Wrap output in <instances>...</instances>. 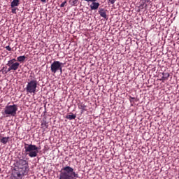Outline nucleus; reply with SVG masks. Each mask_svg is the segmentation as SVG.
Returning <instances> with one entry per match:
<instances>
[{"label": "nucleus", "mask_w": 179, "mask_h": 179, "mask_svg": "<svg viewBox=\"0 0 179 179\" xmlns=\"http://www.w3.org/2000/svg\"><path fill=\"white\" fill-rule=\"evenodd\" d=\"M17 170H15L13 173L15 178H22V176H25L29 173V162L23 159H19L17 162Z\"/></svg>", "instance_id": "1"}, {"label": "nucleus", "mask_w": 179, "mask_h": 179, "mask_svg": "<svg viewBox=\"0 0 179 179\" xmlns=\"http://www.w3.org/2000/svg\"><path fill=\"white\" fill-rule=\"evenodd\" d=\"M79 178V173L75 171V169L70 166H64L59 175V179H76Z\"/></svg>", "instance_id": "2"}, {"label": "nucleus", "mask_w": 179, "mask_h": 179, "mask_svg": "<svg viewBox=\"0 0 179 179\" xmlns=\"http://www.w3.org/2000/svg\"><path fill=\"white\" fill-rule=\"evenodd\" d=\"M40 148L36 145L24 143V151L25 156H29L31 159L37 157L38 155V150Z\"/></svg>", "instance_id": "3"}, {"label": "nucleus", "mask_w": 179, "mask_h": 179, "mask_svg": "<svg viewBox=\"0 0 179 179\" xmlns=\"http://www.w3.org/2000/svg\"><path fill=\"white\" fill-rule=\"evenodd\" d=\"M17 112V105H8L4 108V112L3 113V115H6V117H15L16 115V113Z\"/></svg>", "instance_id": "4"}, {"label": "nucleus", "mask_w": 179, "mask_h": 179, "mask_svg": "<svg viewBox=\"0 0 179 179\" xmlns=\"http://www.w3.org/2000/svg\"><path fill=\"white\" fill-rule=\"evenodd\" d=\"M38 82L36 80H31L27 83L25 90L27 93H36Z\"/></svg>", "instance_id": "5"}, {"label": "nucleus", "mask_w": 179, "mask_h": 179, "mask_svg": "<svg viewBox=\"0 0 179 179\" xmlns=\"http://www.w3.org/2000/svg\"><path fill=\"white\" fill-rule=\"evenodd\" d=\"M64 64L59 61H54V62L50 66V71L52 73H57V72H60L62 73V67Z\"/></svg>", "instance_id": "6"}, {"label": "nucleus", "mask_w": 179, "mask_h": 179, "mask_svg": "<svg viewBox=\"0 0 179 179\" xmlns=\"http://www.w3.org/2000/svg\"><path fill=\"white\" fill-rule=\"evenodd\" d=\"M6 66L11 67L13 71H17L20 66V63L16 62V59H12L8 62Z\"/></svg>", "instance_id": "7"}, {"label": "nucleus", "mask_w": 179, "mask_h": 179, "mask_svg": "<svg viewBox=\"0 0 179 179\" xmlns=\"http://www.w3.org/2000/svg\"><path fill=\"white\" fill-rule=\"evenodd\" d=\"M90 2H92L91 5L90 6L91 10H97V9H99L100 3L96 2V1H90Z\"/></svg>", "instance_id": "8"}, {"label": "nucleus", "mask_w": 179, "mask_h": 179, "mask_svg": "<svg viewBox=\"0 0 179 179\" xmlns=\"http://www.w3.org/2000/svg\"><path fill=\"white\" fill-rule=\"evenodd\" d=\"M87 106L85 105L83 102H80V103H78V108L79 110H81V114H83L85 111H87Z\"/></svg>", "instance_id": "9"}, {"label": "nucleus", "mask_w": 179, "mask_h": 179, "mask_svg": "<svg viewBox=\"0 0 179 179\" xmlns=\"http://www.w3.org/2000/svg\"><path fill=\"white\" fill-rule=\"evenodd\" d=\"M107 10H106L104 8H99V13L101 17H103V19H107Z\"/></svg>", "instance_id": "10"}, {"label": "nucleus", "mask_w": 179, "mask_h": 179, "mask_svg": "<svg viewBox=\"0 0 179 179\" xmlns=\"http://www.w3.org/2000/svg\"><path fill=\"white\" fill-rule=\"evenodd\" d=\"M20 5V0H13V1L10 3V7L11 8H16Z\"/></svg>", "instance_id": "11"}, {"label": "nucleus", "mask_w": 179, "mask_h": 179, "mask_svg": "<svg viewBox=\"0 0 179 179\" xmlns=\"http://www.w3.org/2000/svg\"><path fill=\"white\" fill-rule=\"evenodd\" d=\"M0 142L3 143V145H6L8 142H9V137H2L0 139Z\"/></svg>", "instance_id": "12"}, {"label": "nucleus", "mask_w": 179, "mask_h": 179, "mask_svg": "<svg viewBox=\"0 0 179 179\" xmlns=\"http://www.w3.org/2000/svg\"><path fill=\"white\" fill-rule=\"evenodd\" d=\"M27 58V57L24 55L19 56L18 57H17V61H18V62H24V61H26Z\"/></svg>", "instance_id": "13"}, {"label": "nucleus", "mask_w": 179, "mask_h": 179, "mask_svg": "<svg viewBox=\"0 0 179 179\" xmlns=\"http://www.w3.org/2000/svg\"><path fill=\"white\" fill-rule=\"evenodd\" d=\"M66 118L67 120H69L70 121H72V120H75V118H76V115H75V114L67 115L66 116Z\"/></svg>", "instance_id": "14"}, {"label": "nucleus", "mask_w": 179, "mask_h": 179, "mask_svg": "<svg viewBox=\"0 0 179 179\" xmlns=\"http://www.w3.org/2000/svg\"><path fill=\"white\" fill-rule=\"evenodd\" d=\"M162 75H163L162 79L164 80H166L169 79V78L170 76V73H163Z\"/></svg>", "instance_id": "15"}, {"label": "nucleus", "mask_w": 179, "mask_h": 179, "mask_svg": "<svg viewBox=\"0 0 179 179\" xmlns=\"http://www.w3.org/2000/svg\"><path fill=\"white\" fill-rule=\"evenodd\" d=\"M10 71H13L11 67L8 66V69L6 67V69L3 71V75H6V73H8V72H10Z\"/></svg>", "instance_id": "16"}, {"label": "nucleus", "mask_w": 179, "mask_h": 179, "mask_svg": "<svg viewBox=\"0 0 179 179\" xmlns=\"http://www.w3.org/2000/svg\"><path fill=\"white\" fill-rule=\"evenodd\" d=\"M144 8L146 9L148 8V4L142 1V3L140 5L139 8L143 9Z\"/></svg>", "instance_id": "17"}, {"label": "nucleus", "mask_w": 179, "mask_h": 179, "mask_svg": "<svg viewBox=\"0 0 179 179\" xmlns=\"http://www.w3.org/2000/svg\"><path fill=\"white\" fill-rule=\"evenodd\" d=\"M78 0H71V1H70L71 5H72V6L76 5V3H78Z\"/></svg>", "instance_id": "18"}, {"label": "nucleus", "mask_w": 179, "mask_h": 179, "mask_svg": "<svg viewBox=\"0 0 179 179\" xmlns=\"http://www.w3.org/2000/svg\"><path fill=\"white\" fill-rule=\"evenodd\" d=\"M16 10H17V7H14V8H12L11 9L12 13H14V14L17 13Z\"/></svg>", "instance_id": "19"}, {"label": "nucleus", "mask_w": 179, "mask_h": 179, "mask_svg": "<svg viewBox=\"0 0 179 179\" xmlns=\"http://www.w3.org/2000/svg\"><path fill=\"white\" fill-rule=\"evenodd\" d=\"M66 5V1H64L60 4V8H64Z\"/></svg>", "instance_id": "20"}, {"label": "nucleus", "mask_w": 179, "mask_h": 179, "mask_svg": "<svg viewBox=\"0 0 179 179\" xmlns=\"http://www.w3.org/2000/svg\"><path fill=\"white\" fill-rule=\"evenodd\" d=\"M6 50H7V51H12V48L9 45L6 46Z\"/></svg>", "instance_id": "21"}, {"label": "nucleus", "mask_w": 179, "mask_h": 179, "mask_svg": "<svg viewBox=\"0 0 179 179\" xmlns=\"http://www.w3.org/2000/svg\"><path fill=\"white\" fill-rule=\"evenodd\" d=\"M115 1L117 0H108V2H110L112 5H114V3H115Z\"/></svg>", "instance_id": "22"}, {"label": "nucleus", "mask_w": 179, "mask_h": 179, "mask_svg": "<svg viewBox=\"0 0 179 179\" xmlns=\"http://www.w3.org/2000/svg\"><path fill=\"white\" fill-rule=\"evenodd\" d=\"M41 127H47V122H43L41 123Z\"/></svg>", "instance_id": "23"}, {"label": "nucleus", "mask_w": 179, "mask_h": 179, "mask_svg": "<svg viewBox=\"0 0 179 179\" xmlns=\"http://www.w3.org/2000/svg\"><path fill=\"white\" fill-rule=\"evenodd\" d=\"M143 2L145 3H148V2H150V0H143Z\"/></svg>", "instance_id": "24"}, {"label": "nucleus", "mask_w": 179, "mask_h": 179, "mask_svg": "<svg viewBox=\"0 0 179 179\" xmlns=\"http://www.w3.org/2000/svg\"><path fill=\"white\" fill-rule=\"evenodd\" d=\"M5 69H6V66L3 67L2 69L1 70V72L3 73V71H5Z\"/></svg>", "instance_id": "25"}, {"label": "nucleus", "mask_w": 179, "mask_h": 179, "mask_svg": "<svg viewBox=\"0 0 179 179\" xmlns=\"http://www.w3.org/2000/svg\"><path fill=\"white\" fill-rule=\"evenodd\" d=\"M41 2H43V3H45V2H47V0H41Z\"/></svg>", "instance_id": "26"}, {"label": "nucleus", "mask_w": 179, "mask_h": 179, "mask_svg": "<svg viewBox=\"0 0 179 179\" xmlns=\"http://www.w3.org/2000/svg\"><path fill=\"white\" fill-rule=\"evenodd\" d=\"M131 100H135V97H131Z\"/></svg>", "instance_id": "27"}, {"label": "nucleus", "mask_w": 179, "mask_h": 179, "mask_svg": "<svg viewBox=\"0 0 179 179\" xmlns=\"http://www.w3.org/2000/svg\"><path fill=\"white\" fill-rule=\"evenodd\" d=\"M0 173H1V168H0Z\"/></svg>", "instance_id": "28"}]
</instances>
